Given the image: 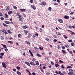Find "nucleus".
<instances>
[{"instance_id":"nucleus-35","label":"nucleus","mask_w":75,"mask_h":75,"mask_svg":"<svg viewBox=\"0 0 75 75\" xmlns=\"http://www.w3.org/2000/svg\"><path fill=\"white\" fill-rule=\"evenodd\" d=\"M47 75H50V72H47L46 74Z\"/></svg>"},{"instance_id":"nucleus-28","label":"nucleus","mask_w":75,"mask_h":75,"mask_svg":"<svg viewBox=\"0 0 75 75\" xmlns=\"http://www.w3.org/2000/svg\"><path fill=\"white\" fill-rule=\"evenodd\" d=\"M51 10H52V8H51V7H49L48 10H49V11H51Z\"/></svg>"},{"instance_id":"nucleus-59","label":"nucleus","mask_w":75,"mask_h":75,"mask_svg":"<svg viewBox=\"0 0 75 75\" xmlns=\"http://www.w3.org/2000/svg\"><path fill=\"white\" fill-rule=\"evenodd\" d=\"M40 32H42V29H40Z\"/></svg>"},{"instance_id":"nucleus-3","label":"nucleus","mask_w":75,"mask_h":75,"mask_svg":"<svg viewBox=\"0 0 75 75\" xmlns=\"http://www.w3.org/2000/svg\"><path fill=\"white\" fill-rule=\"evenodd\" d=\"M2 64L3 67V68H6V63L4 62H2Z\"/></svg>"},{"instance_id":"nucleus-31","label":"nucleus","mask_w":75,"mask_h":75,"mask_svg":"<svg viewBox=\"0 0 75 75\" xmlns=\"http://www.w3.org/2000/svg\"><path fill=\"white\" fill-rule=\"evenodd\" d=\"M71 46H74L75 45V43L73 42H72L71 43Z\"/></svg>"},{"instance_id":"nucleus-41","label":"nucleus","mask_w":75,"mask_h":75,"mask_svg":"<svg viewBox=\"0 0 75 75\" xmlns=\"http://www.w3.org/2000/svg\"><path fill=\"white\" fill-rule=\"evenodd\" d=\"M39 49L40 50H43V47H39Z\"/></svg>"},{"instance_id":"nucleus-20","label":"nucleus","mask_w":75,"mask_h":75,"mask_svg":"<svg viewBox=\"0 0 75 75\" xmlns=\"http://www.w3.org/2000/svg\"><path fill=\"white\" fill-rule=\"evenodd\" d=\"M36 55H37V56H38V57H41V55L37 53Z\"/></svg>"},{"instance_id":"nucleus-61","label":"nucleus","mask_w":75,"mask_h":75,"mask_svg":"<svg viewBox=\"0 0 75 75\" xmlns=\"http://www.w3.org/2000/svg\"><path fill=\"white\" fill-rule=\"evenodd\" d=\"M69 53H70L71 54H72V51H69Z\"/></svg>"},{"instance_id":"nucleus-25","label":"nucleus","mask_w":75,"mask_h":75,"mask_svg":"<svg viewBox=\"0 0 75 75\" xmlns=\"http://www.w3.org/2000/svg\"><path fill=\"white\" fill-rule=\"evenodd\" d=\"M56 33L57 34L59 35H61V33H60L59 32H57Z\"/></svg>"},{"instance_id":"nucleus-45","label":"nucleus","mask_w":75,"mask_h":75,"mask_svg":"<svg viewBox=\"0 0 75 75\" xmlns=\"http://www.w3.org/2000/svg\"><path fill=\"white\" fill-rule=\"evenodd\" d=\"M28 65V66H30V65H31V64H30V63L28 62L27 64Z\"/></svg>"},{"instance_id":"nucleus-6","label":"nucleus","mask_w":75,"mask_h":75,"mask_svg":"<svg viewBox=\"0 0 75 75\" xmlns=\"http://www.w3.org/2000/svg\"><path fill=\"white\" fill-rule=\"evenodd\" d=\"M30 63L31 65H33L34 66H35L36 65V64H34V62H30Z\"/></svg>"},{"instance_id":"nucleus-56","label":"nucleus","mask_w":75,"mask_h":75,"mask_svg":"<svg viewBox=\"0 0 75 75\" xmlns=\"http://www.w3.org/2000/svg\"><path fill=\"white\" fill-rule=\"evenodd\" d=\"M74 12H71L70 13V14H71V15H72V14H74Z\"/></svg>"},{"instance_id":"nucleus-36","label":"nucleus","mask_w":75,"mask_h":75,"mask_svg":"<svg viewBox=\"0 0 75 75\" xmlns=\"http://www.w3.org/2000/svg\"><path fill=\"white\" fill-rule=\"evenodd\" d=\"M0 55L1 56H3L4 55V53H1L0 54Z\"/></svg>"},{"instance_id":"nucleus-63","label":"nucleus","mask_w":75,"mask_h":75,"mask_svg":"<svg viewBox=\"0 0 75 75\" xmlns=\"http://www.w3.org/2000/svg\"><path fill=\"white\" fill-rule=\"evenodd\" d=\"M27 43L29 45H30V42L28 41L27 42Z\"/></svg>"},{"instance_id":"nucleus-14","label":"nucleus","mask_w":75,"mask_h":75,"mask_svg":"<svg viewBox=\"0 0 75 75\" xmlns=\"http://www.w3.org/2000/svg\"><path fill=\"white\" fill-rule=\"evenodd\" d=\"M35 63L36 65H37L38 66L39 65V62H38V61H36Z\"/></svg>"},{"instance_id":"nucleus-32","label":"nucleus","mask_w":75,"mask_h":75,"mask_svg":"<svg viewBox=\"0 0 75 75\" xmlns=\"http://www.w3.org/2000/svg\"><path fill=\"white\" fill-rule=\"evenodd\" d=\"M55 66L56 67H59V65L58 64H55Z\"/></svg>"},{"instance_id":"nucleus-17","label":"nucleus","mask_w":75,"mask_h":75,"mask_svg":"<svg viewBox=\"0 0 75 75\" xmlns=\"http://www.w3.org/2000/svg\"><path fill=\"white\" fill-rule=\"evenodd\" d=\"M22 14H23V16L24 17H25V18H26V17H27V16H26V15L24 14V13H23Z\"/></svg>"},{"instance_id":"nucleus-21","label":"nucleus","mask_w":75,"mask_h":75,"mask_svg":"<svg viewBox=\"0 0 75 75\" xmlns=\"http://www.w3.org/2000/svg\"><path fill=\"white\" fill-rule=\"evenodd\" d=\"M21 37H22L21 35L20 34H18V38H21Z\"/></svg>"},{"instance_id":"nucleus-15","label":"nucleus","mask_w":75,"mask_h":75,"mask_svg":"<svg viewBox=\"0 0 75 75\" xmlns=\"http://www.w3.org/2000/svg\"><path fill=\"white\" fill-rule=\"evenodd\" d=\"M65 47L67 48H69V45L68 44L65 45Z\"/></svg>"},{"instance_id":"nucleus-8","label":"nucleus","mask_w":75,"mask_h":75,"mask_svg":"<svg viewBox=\"0 0 75 75\" xmlns=\"http://www.w3.org/2000/svg\"><path fill=\"white\" fill-rule=\"evenodd\" d=\"M31 7L33 9V10H36V8L35 7V6L33 5H31Z\"/></svg>"},{"instance_id":"nucleus-18","label":"nucleus","mask_w":75,"mask_h":75,"mask_svg":"<svg viewBox=\"0 0 75 75\" xmlns=\"http://www.w3.org/2000/svg\"><path fill=\"white\" fill-rule=\"evenodd\" d=\"M26 71H27V72H29V75H31V73L30 72V71H29L27 69H26Z\"/></svg>"},{"instance_id":"nucleus-5","label":"nucleus","mask_w":75,"mask_h":75,"mask_svg":"<svg viewBox=\"0 0 75 75\" xmlns=\"http://www.w3.org/2000/svg\"><path fill=\"white\" fill-rule=\"evenodd\" d=\"M64 18L67 20V19L69 18V17L68 16L66 15L64 17Z\"/></svg>"},{"instance_id":"nucleus-40","label":"nucleus","mask_w":75,"mask_h":75,"mask_svg":"<svg viewBox=\"0 0 75 75\" xmlns=\"http://www.w3.org/2000/svg\"><path fill=\"white\" fill-rule=\"evenodd\" d=\"M9 6H8V7L6 8V10L7 11H8V10H9Z\"/></svg>"},{"instance_id":"nucleus-19","label":"nucleus","mask_w":75,"mask_h":75,"mask_svg":"<svg viewBox=\"0 0 75 75\" xmlns=\"http://www.w3.org/2000/svg\"><path fill=\"white\" fill-rule=\"evenodd\" d=\"M4 23H6V24H10V22H8L7 21H5Z\"/></svg>"},{"instance_id":"nucleus-47","label":"nucleus","mask_w":75,"mask_h":75,"mask_svg":"<svg viewBox=\"0 0 75 75\" xmlns=\"http://www.w3.org/2000/svg\"><path fill=\"white\" fill-rule=\"evenodd\" d=\"M45 40L46 41H49V39L48 38H47Z\"/></svg>"},{"instance_id":"nucleus-44","label":"nucleus","mask_w":75,"mask_h":75,"mask_svg":"<svg viewBox=\"0 0 75 75\" xmlns=\"http://www.w3.org/2000/svg\"><path fill=\"white\" fill-rule=\"evenodd\" d=\"M51 63L52 65H54V62H51Z\"/></svg>"},{"instance_id":"nucleus-11","label":"nucleus","mask_w":75,"mask_h":75,"mask_svg":"<svg viewBox=\"0 0 75 75\" xmlns=\"http://www.w3.org/2000/svg\"><path fill=\"white\" fill-rule=\"evenodd\" d=\"M69 28H75V27L74 26H72L71 25H70L69 26Z\"/></svg>"},{"instance_id":"nucleus-29","label":"nucleus","mask_w":75,"mask_h":75,"mask_svg":"<svg viewBox=\"0 0 75 75\" xmlns=\"http://www.w3.org/2000/svg\"><path fill=\"white\" fill-rule=\"evenodd\" d=\"M20 67H16V69L18 70H19L20 69Z\"/></svg>"},{"instance_id":"nucleus-16","label":"nucleus","mask_w":75,"mask_h":75,"mask_svg":"<svg viewBox=\"0 0 75 75\" xmlns=\"http://www.w3.org/2000/svg\"><path fill=\"white\" fill-rule=\"evenodd\" d=\"M13 7L14 9H15V10H17V8L16 6H13Z\"/></svg>"},{"instance_id":"nucleus-55","label":"nucleus","mask_w":75,"mask_h":75,"mask_svg":"<svg viewBox=\"0 0 75 75\" xmlns=\"http://www.w3.org/2000/svg\"><path fill=\"white\" fill-rule=\"evenodd\" d=\"M3 56H0V58L1 59H3Z\"/></svg>"},{"instance_id":"nucleus-34","label":"nucleus","mask_w":75,"mask_h":75,"mask_svg":"<svg viewBox=\"0 0 75 75\" xmlns=\"http://www.w3.org/2000/svg\"><path fill=\"white\" fill-rule=\"evenodd\" d=\"M72 68V67L70 66H68L67 67V69H68V68Z\"/></svg>"},{"instance_id":"nucleus-10","label":"nucleus","mask_w":75,"mask_h":75,"mask_svg":"<svg viewBox=\"0 0 75 75\" xmlns=\"http://www.w3.org/2000/svg\"><path fill=\"white\" fill-rule=\"evenodd\" d=\"M62 52L64 54H66L67 53L66 51H65L64 50H62Z\"/></svg>"},{"instance_id":"nucleus-9","label":"nucleus","mask_w":75,"mask_h":75,"mask_svg":"<svg viewBox=\"0 0 75 75\" xmlns=\"http://www.w3.org/2000/svg\"><path fill=\"white\" fill-rule=\"evenodd\" d=\"M58 21H59V22L61 23H63V20L61 19H58Z\"/></svg>"},{"instance_id":"nucleus-53","label":"nucleus","mask_w":75,"mask_h":75,"mask_svg":"<svg viewBox=\"0 0 75 75\" xmlns=\"http://www.w3.org/2000/svg\"><path fill=\"white\" fill-rule=\"evenodd\" d=\"M34 49H35V50H36V49L37 50H38V48H37V47H34Z\"/></svg>"},{"instance_id":"nucleus-23","label":"nucleus","mask_w":75,"mask_h":75,"mask_svg":"<svg viewBox=\"0 0 75 75\" xmlns=\"http://www.w3.org/2000/svg\"><path fill=\"white\" fill-rule=\"evenodd\" d=\"M2 31L3 32V33H5L6 32V30H2Z\"/></svg>"},{"instance_id":"nucleus-38","label":"nucleus","mask_w":75,"mask_h":75,"mask_svg":"<svg viewBox=\"0 0 75 75\" xmlns=\"http://www.w3.org/2000/svg\"><path fill=\"white\" fill-rule=\"evenodd\" d=\"M68 42H72V40H68Z\"/></svg>"},{"instance_id":"nucleus-26","label":"nucleus","mask_w":75,"mask_h":75,"mask_svg":"<svg viewBox=\"0 0 75 75\" xmlns=\"http://www.w3.org/2000/svg\"><path fill=\"white\" fill-rule=\"evenodd\" d=\"M8 43H9V44H13V42H12V41H8Z\"/></svg>"},{"instance_id":"nucleus-64","label":"nucleus","mask_w":75,"mask_h":75,"mask_svg":"<svg viewBox=\"0 0 75 75\" xmlns=\"http://www.w3.org/2000/svg\"><path fill=\"white\" fill-rule=\"evenodd\" d=\"M32 74L33 75H35V73L33 72Z\"/></svg>"},{"instance_id":"nucleus-43","label":"nucleus","mask_w":75,"mask_h":75,"mask_svg":"<svg viewBox=\"0 0 75 75\" xmlns=\"http://www.w3.org/2000/svg\"><path fill=\"white\" fill-rule=\"evenodd\" d=\"M1 20H4V18H3V17H1L0 18Z\"/></svg>"},{"instance_id":"nucleus-37","label":"nucleus","mask_w":75,"mask_h":75,"mask_svg":"<svg viewBox=\"0 0 75 75\" xmlns=\"http://www.w3.org/2000/svg\"><path fill=\"white\" fill-rule=\"evenodd\" d=\"M11 13H12V11H10L8 13L9 14H11Z\"/></svg>"},{"instance_id":"nucleus-46","label":"nucleus","mask_w":75,"mask_h":75,"mask_svg":"<svg viewBox=\"0 0 75 75\" xmlns=\"http://www.w3.org/2000/svg\"><path fill=\"white\" fill-rule=\"evenodd\" d=\"M57 48L59 50H61V47L59 46L57 47Z\"/></svg>"},{"instance_id":"nucleus-58","label":"nucleus","mask_w":75,"mask_h":75,"mask_svg":"<svg viewBox=\"0 0 75 75\" xmlns=\"http://www.w3.org/2000/svg\"><path fill=\"white\" fill-rule=\"evenodd\" d=\"M0 16H3V14L1 13H0Z\"/></svg>"},{"instance_id":"nucleus-54","label":"nucleus","mask_w":75,"mask_h":75,"mask_svg":"<svg viewBox=\"0 0 75 75\" xmlns=\"http://www.w3.org/2000/svg\"><path fill=\"white\" fill-rule=\"evenodd\" d=\"M33 38H34V39H35V36L34 35H33L32 36Z\"/></svg>"},{"instance_id":"nucleus-52","label":"nucleus","mask_w":75,"mask_h":75,"mask_svg":"<svg viewBox=\"0 0 75 75\" xmlns=\"http://www.w3.org/2000/svg\"><path fill=\"white\" fill-rule=\"evenodd\" d=\"M61 68H62L63 69H64V66H63V65H62Z\"/></svg>"},{"instance_id":"nucleus-1","label":"nucleus","mask_w":75,"mask_h":75,"mask_svg":"<svg viewBox=\"0 0 75 75\" xmlns=\"http://www.w3.org/2000/svg\"><path fill=\"white\" fill-rule=\"evenodd\" d=\"M69 72L68 74L69 75H75V74L73 73L74 72V71L71 69H69Z\"/></svg>"},{"instance_id":"nucleus-57","label":"nucleus","mask_w":75,"mask_h":75,"mask_svg":"<svg viewBox=\"0 0 75 75\" xmlns=\"http://www.w3.org/2000/svg\"><path fill=\"white\" fill-rule=\"evenodd\" d=\"M33 0H30V3H33Z\"/></svg>"},{"instance_id":"nucleus-51","label":"nucleus","mask_w":75,"mask_h":75,"mask_svg":"<svg viewBox=\"0 0 75 75\" xmlns=\"http://www.w3.org/2000/svg\"><path fill=\"white\" fill-rule=\"evenodd\" d=\"M30 55L32 56V57H34V55H33V53H30Z\"/></svg>"},{"instance_id":"nucleus-49","label":"nucleus","mask_w":75,"mask_h":75,"mask_svg":"<svg viewBox=\"0 0 75 75\" xmlns=\"http://www.w3.org/2000/svg\"><path fill=\"white\" fill-rule=\"evenodd\" d=\"M62 49H64V50H65V46H62Z\"/></svg>"},{"instance_id":"nucleus-30","label":"nucleus","mask_w":75,"mask_h":75,"mask_svg":"<svg viewBox=\"0 0 75 75\" xmlns=\"http://www.w3.org/2000/svg\"><path fill=\"white\" fill-rule=\"evenodd\" d=\"M3 25L5 27H8V25L5 24L4 23H3Z\"/></svg>"},{"instance_id":"nucleus-39","label":"nucleus","mask_w":75,"mask_h":75,"mask_svg":"<svg viewBox=\"0 0 75 75\" xmlns=\"http://www.w3.org/2000/svg\"><path fill=\"white\" fill-rule=\"evenodd\" d=\"M17 70L16 69H13V71H14V72H16V71Z\"/></svg>"},{"instance_id":"nucleus-33","label":"nucleus","mask_w":75,"mask_h":75,"mask_svg":"<svg viewBox=\"0 0 75 75\" xmlns=\"http://www.w3.org/2000/svg\"><path fill=\"white\" fill-rule=\"evenodd\" d=\"M19 20L20 21H23V20H22V18H19Z\"/></svg>"},{"instance_id":"nucleus-7","label":"nucleus","mask_w":75,"mask_h":75,"mask_svg":"<svg viewBox=\"0 0 75 75\" xmlns=\"http://www.w3.org/2000/svg\"><path fill=\"white\" fill-rule=\"evenodd\" d=\"M29 32L28 31H26L25 30L24 31V33H25V35H27V33H28Z\"/></svg>"},{"instance_id":"nucleus-48","label":"nucleus","mask_w":75,"mask_h":75,"mask_svg":"<svg viewBox=\"0 0 75 75\" xmlns=\"http://www.w3.org/2000/svg\"><path fill=\"white\" fill-rule=\"evenodd\" d=\"M1 40H4V38L3 36H1Z\"/></svg>"},{"instance_id":"nucleus-24","label":"nucleus","mask_w":75,"mask_h":75,"mask_svg":"<svg viewBox=\"0 0 75 75\" xmlns=\"http://www.w3.org/2000/svg\"><path fill=\"white\" fill-rule=\"evenodd\" d=\"M5 50L6 52H7V51H8V49L6 47H5Z\"/></svg>"},{"instance_id":"nucleus-62","label":"nucleus","mask_w":75,"mask_h":75,"mask_svg":"<svg viewBox=\"0 0 75 75\" xmlns=\"http://www.w3.org/2000/svg\"><path fill=\"white\" fill-rule=\"evenodd\" d=\"M28 11L29 13H31V10H27Z\"/></svg>"},{"instance_id":"nucleus-22","label":"nucleus","mask_w":75,"mask_h":75,"mask_svg":"<svg viewBox=\"0 0 75 75\" xmlns=\"http://www.w3.org/2000/svg\"><path fill=\"white\" fill-rule=\"evenodd\" d=\"M7 31L9 34H12V32H11V31L10 30H8Z\"/></svg>"},{"instance_id":"nucleus-13","label":"nucleus","mask_w":75,"mask_h":75,"mask_svg":"<svg viewBox=\"0 0 75 75\" xmlns=\"http://www.w3.org/2000/svg\"><path fill=\"white\" fill-rule=\"evenodd\" d=\"M17 74L18 75H21V72H20L19 71H17Z\"/></svg>"},{"instance_id":"nucleus-12","label":"nucleus","mask_w":75,"mask_h":75,"mask_svg":"<svg viewBox=\"0 0 75 75\" xmlns=\"http://www.w3.org/2000/svg\"><path fill=\"white\" fill-rule=\"evenodd\" d=\"M28 36L29 38H30L31 37V34L30 33H28Z\"/></svg>"},{"instance_id":"nucleus-60","label":"nucleus","mask_w":75,"mask_h":75,"mask_svg":"<svg viewBox=\"0 0 75 75\" xmlns=\"http://www.w3.org/2000/svg\"><path fill=\"white\" fill-rule=\"evenodd\" d=\"M5 17L6 18H8V15H5Z\"/></svg>"},{"instance_id":"nucleus-4","label":"nucleus","mask_w":75,"mask_h":75,"mask_svg":"<svg viewBox=\"0 0 75 75\" xmlns=\"http://www.w3.org/2000/svg\"><path fill=\"white\" fill-rule=\"evenodd\" d=\"M20 10L21 12H25L26 11V9H25L20 8Z\"/></svg>"},{"instance_id":"nucleus-27","label":"nucleus","mask_w":75,"mask_h":75,"mask_svg":"<svg viewBox=\"0 0 75 75\" xmlns=\"http://www.w3.org/2000/svg\"><path fill=\"white\" fill-rule=\"evenodd\" d=\"M63 37L64 38H65V39H67V38H68V37H67V36H66V35H63Z\"/></svg>"},{"instance_id":"nucleus-2","label":"nucleus","mask_w":75,"mask_h":75,"mask_svg":"<svg viewBox=\"0 0 75 75\" xmlns=\"http://www.w3.org/2000/svg\"><path fill=\"white\" fill-rule=\"evenodd\" d=\"M47 4V3L45 2H42L39 4L40 5H43V6H45Z\"/></svg>"},{"instance_id":"nucleus-42","label":"nucleus","mask_w":75,"mask_h":75,"mask_svg":"<svg viewBox=\"0 0 75 75\" xmlns=\"http://www.w3.org/2000/svg\"><path fill=\"white\" fill-rule=\"evenodd\" d=\"M23 28H25V29H26L27 28V26H23Z\"/></svg>"},{"instance_id":"nucleus-50","label":"nucleus","mask_w":75,"mask_h":75,"mask_svg":"<svg viewBox=\"0 0 75 75\" xmlns=\"http://www.w3.org/2000/svg\"><path fill=\"white\" fill-rule=\"evenodd\" d=\"M59 62H60V63H63L64 62H63V61H62L61 60H60L59 61Z\"/></svg>"}]
</instances>
